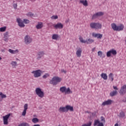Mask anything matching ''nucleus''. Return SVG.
I'll use <instances>...</instances> for the list:
<instances>
[{
    "label": "nucleus",
    "mask_w": 126,
    "mask_h": 126,
    "mask_svg": "<svg viewBox=\"0 0 126 126\" xmlns=\"http://www.w3.org/2000/svg\"><path fill=\"white\" fill-rule=\"evenodd\" d=\"M111 27L114 31H123V30H124V28H125L124 25L123 24H121L120 25L117 26L115 23L112 24Z\"/></svg>",
    "instance_id": "nucleus-1"
},
{
    "label": "nucleus",
    "mask_w": 126,
    "mask_h": 126,
    "mask_svg": "<svg viewBox=\"0 0 126 126\" xmlns=\"http://www.w3.org/2000/svg\"><path fill=\"white\" fill-rule=\"evenodd\" d=\"M62 81V78H60L59 77H54L50 81V84H52V85H57L58 82H61Z\"/></svg>",
    "instance_id": "nucleus-2"
},
{
    "label": "nucleus",
    "mask_w": 126,
    "mask_h": 126,
    "mask_svg": "<svg viewBox=\"0 0 126 126\" xmlns=\"http://www.w3.org/2000/svg\"><path fill=\"white\" fill-rule=\"evenodd\" d=\"M35 93L38 97L40 98H43L45 96V94H44V91H42V89L40 88H36L35 89Z\"/></svg>",
    "instance_id": "nucleus-3"
},
{
    "label": "nucleus",
    "mask_w": 126,
    "mask_h": 126,
    "mask_svg": "<svg viewBox=\"0 0 126 126\" xmlns=\"http://www.w3.org/2000/svg\"><path fill=\"white\" fill-rule=\"evenodd\" d=\"M32 73L33 74V76H34L35 78L40 77V76H41V74L43 73V71L40 69H38L32 71Z\"/></svg>",
    "instance_id": "nucleus-4"
},
{
    "label": "nucleus",
    "mask_w": 126,
    "mask_h": 126,
    "mask_svg": "<svg viewBox=\"0 0 126 126\" xmlns=\"http://www.w3.org/2000/svg\"><path fill=\"white\" fill-rule=\"evenodd\" d=\"M117 54V50L112 49L106 53V56L107 58H110L111 55H113L114 56H116Z\"/></svg>",
    "instance_id": "nucleus-5"
},
{
    "label": "nucleus",
    "mask_w": 126,
    "mask_h": 126,
    "mask_svg": "<svg viewBox=\"0 0 126 126\" xmlns=\"http://www.w3.org/2000/svg\"><path fill=\"white\" fill-rule=\"evenodd\" d=\"M79 40L81 43H84V44H85V43H86V44H92V43H94V40L91 38H89L87 40H84L82 37H79Z\"/></svg>",
    "instance_id": "nucleus-6"
},
{
    "label": "nucleus",
    "mask_w": 126,
    "mask_h": 126,
    "mask_svg": "<svg viewBox=\"0 0 126 126\" xmlns=\"http://www.w3.org/2000/svg\"><path fill=\"white\" fill-rule=\"evenodd\" d=\"M10 116H11L10 113H9L4 116H3V125H8V119H9V117H10Z\"/></svg>",
    "instance_id": "nucleus-7"
},
{
    "label": "nucleus",
    "mask_w": 126,
    "mask_h": 126,
    "mask_svg": "<svg viewBox=\"0 0 126 126\" xmlns=\"http://www.w3.org/2000/svg\"><path fill=\"white\" fill-rule=\"evenodd\" d=\"M32 38L30 37V36L27 35L25 37V43L26 45H29L31 43H32Z\"/></svg>",
    "instance_id": "nucleus-8"
},
{
    "label": "nucleus",
    "mask_w": 126,
    "mask_h": 126,
    "mask_svg": "<svg viewBox=\"0 0 126 126\" xmlns=\"http://www.w3.org/2000/svg\"><path fill=\"white\" fill-rule=\"evenodd\" d=\"M103 15H104V13L102 12H97L92 16V19H96V18H98V17H100V16H103Z\"/></svg>",
    "instance_id": "nucleus-9"
},
{
    "label": "nucleus",
    "mask_w": 126,
    "mask_h": 126,
    "mask_svg": "<svg viewBox=\"0 0 126 126\" xmlns=\"http://www.w3.org/2000/svg\"><path fill=\"white\" fill-rule=\"evenodd\" d=\"M17 22L20 28H24V27H25V25L23 23L24 22L20 18L17 19Z\"/></svg>",
    "instance_id": "nucleus-10"
},
{
    "label": "nucleus",
    "mask_w": 126,
    "mask_h": 126,
    "mask_svg": "<svg viewBox=\"0 0 126 126\" xmlns=\"http://www.w3.org/2000/svg\"><path fill=\"white\" fill-rule=\"evenodd\" d=\"M119 93L121 95H125L126 93V85H124L122 87H121Z\"/></svg>",
    "instance_id": "nucleus-11"
},
{
    "label": "nucleus",
    "mask_w": 126,
    "mask_h": 126,
    "mask_svg": "<svg viewBox=\"0 0 126 126\" xmlns=\"http://www.w3.org/2000/svg\"><path fill=\"white\" fill-rule=\"evenodd\" d=\"M45 55V52L44 51H39L37 54V60H41L44 55Z\"/></svg>",
    "instance_id": "nucleus-12"
},
{
    "label": "nucleus",
    "mask_w": 126,
    "mask_h": 126,
    "mask_svg": "<svg viewBox=\"0 0 126 126\" xmlns=\"http://www.w3.org/2000/svg\"><path fill=\"white\" fill-rule=\"evenodd\" d=\"M113 103V100L111 99H108L102 102L101 105L102 106H109L110 105H112Z\"/></svg>",
    "instance_id": "nucleus-13"
},
{
    "label": "nucleus",
    "mask_w": 126,
    "mask_h": 126,
    "mask_svg": "<svg viewBox=\"0 0 126 126\" xmlns=\"http://www.w3.org/2000/svg\"><path fill=\"white\" fill-rule=\"evenodd\" d=\"M55 29H63V25L62 23H58L54 26Z\"/></svg>",
    "instance_id": "nucleus-14"
},
{
    "label": "nucleus",
    "mask_w": 126,
    "mask_h": 126,
    "mask_svg": "<svg viewBox=\"0 0 126 126\" xmlns=\"http://www.w3.org/2000/svg\"><path fill=\"white\" fill-rule=\"evenodd\" d=\"M8 32H6L5 33H3V40L5 42H8V38H9V35H8Z\"/></svg>",
    "instance_id": "nucleus-15"
},
{
    "label": "nucleus",
    "mask_w": 126,
    "mask_h": 126,
    "mask_svg": "<svg viewBox=\"0 0 126 126\" xmlns=\"http://www.w3.org/2000/svg\"><path fill=\"white\" fill-rule=\"evenodd\" d=\"M92 36L94 37V38H97V39H102L103 34L100 33H95V32H94L92 33Z\"/></svg>",
    "instance_id": "nucleus-16"
},
{
    "label": "nucleus",
    "mask_w": 126,
    "mask_h": 126,
    "mask_svg": "<svg viewBox=\"0 0 126 126\" xmlns=\"http://www.w3.org/2000/svg\"><path fill=\"white\" fill-rule=\"evenodd\" d=\"M24 109L22 112V116H24V117L26 116V111L28 110V103L25 104L24 105Z\"/></svg>",
    "instance_id": "nucleus-17"
},
{
    "label": "nucleus",
    "mask_w": 126,
    "mask_h": 126,
    "mask_svg": "<svg viewBox=\"0 0 126 126\" xmlns=\"http://www.w3.org/2000/svg\"><path fill=\"white\" fill-rule=\"evenodd\" d=\"M66 111L67 113L69 111H70V112H73L74 111L73 106H71L68 105H66Z\"/></svg>",
    "instance_id": "nucleus-18"
},
{
    "label": "nucleus",
    "mask_w": 126,
    "mask_h": 126,
    "mask_svg": "<svg viewBox=\"0 0 126 126\" xmlns=\"http://www.w3.org/2000/svg\"><path fill=\"white\" fill-rule=\"evenodd\" d=\"M82 53V49L81 48H79L76 52V55L78 58H80L81 57V54Z\"/></svg>",
    "instance_id": "nucleus-19"
},
{
    "label": "nucleus",
    "mask_w": 126,
    "mask_h": 126,
    "mask_svg": "<svg viewBox=\"0 0 126 126\" xmlns=\"http://www.w3.org/2000/svg\"><path fill=\"white\" fill-rule=\"evenodd\" d=\"M59 112L62 113H67L66 112V106L65 107H61L59 109Z\"/></svg>",
    "instance_id": "nucleus-20"
},
{
    "label": "nucleus",
    "mask_w": 126,
    "mask_h": 126,
    "mask_svg": "<svg viewBox=\"0 0 126 126\" xmlns=\"http://www.w3.org/2000/svg\"><path fill=\"white\" fill-rule=\"evenodd\" d=\"M80 3H82L85 6H88V2H87V0H80Z\"/></svg>",
    "instance_id": "nucleus-21"
},
{
    "label": "nucleus",
    "mask_w": 126,
    "mask_h": 126,
    "mask_svg": "<svg viewBox=\"0 0 126 126\" xmlns=\"http://www.w3.org/2000/svg\"><path fill=\"white\" fill-rule=\"evenodd\" d=\"M100 76L101 78H103L104 80H107L108 79V76L107 74L102 73L101 74Z\"/></svg>",
    "instance_id": "nucleus-22"
},
{
    "label": "nucleus",
    "mask_w": 126,
    "mask_h": 126,
    "mask_svg": "<svg viewBox=\"0 0 126 126\" xmlns=\"http://www.w3.org/2000/svg\"><path fill=\"white\" fill-rule=\"evenodd\" d=\"M108 78L109 80H111L112 82L114 81V74L113 73H110L108 75Z\"/></svg>",
    "instance_id": "nucleus-23"
},
{
    "label": "nucleus",
    "mask_w": 126,
    "mask_h": 126,
    "mask_svg": "<svg viewBox=\"0 0 126 126\" xmlns=\"http://www.w3.org/2000/svg\"><path fill=\"white\" fill-rule=\"evenodd\" d=\"M118 116L119 117V118H125V117H126V114L125 113V112H124V111H121L119 115H118Z\"/></svg>",
    "instance_id": "nucleus-24"
},
{
    "label": "nucleus",
    "mask_w": 126,
    "mask_h": 126,
    "mask_svg": "<svg viewBox=\"0 0 126 126\" xmlns=\"http://www.w3.org/2000/svg\"><path fill=\"white\" fill-rule=\"evenodd\" d=\"M97 55L98 57H100V58H102V59L105 58V55L103 54V52H102L101 51H99L97 52Z\"/></svg>",
    "instance_id": "nucleus-25"
},
{
    "label": "nucleus",
    "mask_w": 126,
    "mask_h": 126,
    "mask_svg": "<svg viewBox=\"0 0 126 126\" xmlns=\"http://www.w3.org/2000/svg\"><path fill=\"white\" fill-rule=\"evenodd\" d=\"M43 27V24L42 23H38L36 26V29H41Z\"/></svg>",
    "instance_id": "nucleus-26"
},
{
    "label": "nucleus",
    "mask_w": 126,
    "mask_h": 126,
    "mask_svg": "<svg viewBox=\"0 0 126 126\" xmlns=\"http://www.w3.org/2000/svg\"><path fill=\"white\" fill-rule=\"evenodd\" d=\"M118 94V92L117 91H114L110 93V95L111 97H114V96H116Z\"/></svg>",
    "instance_id": "nucleus-27"
},
{
    "label": "nucleus",
    "mask_w": 126,
    "mask_h": 126,
    "mask_svg": "<svg viewBox=\"0 0 126 126\" xmlns=\"http://www.w3.org/2000/svg\"><path fill=\"white\" fill-rule=\"evenodd\" d=\"M90 25L92 29H96V23H92Z\"/></svg>",
    "instance_id": "nucleus-28"
},
{
    "label": "nucleus",
    "mask_w": 126,
    "mask_h": 126,
    "mask_svg": "<svg viewBox=\"0 0 126 126\" xmlns=\"http://www.w3.org/2000/svg\"><path fill=\"white\" fill-rule=\"evenodd\" d=\"M102 28V25L99 23H96L95 29H101Z\"/></svg>",
    "instance_id": "nucleus-29"
},
{
    "label": "nucleus",
    "mask_w": 126,
    "mask_h": 126,
    "mask_svg": "<svg viewBox=\"0 0 126 126\" xmlns=\"http://www.w3.org/2000/svg\"><path fill=\"white\" fill-rule=\"evenodd\" d=\"M61 92H62V93H64V92H65L66 91V87H62L61 88H60V89Z\"/></svg>",
    "instance_id": "nucleus-30"
},
{
    "label": "nucleus",
    "mask_w": 126,
    "mask_h": 126,
    "mask_svg": "<svg viewBox=\"0 0 126 126\" xmlns=\"http://www.w3.org/2000/svg\"><path fill=\"white\" fill-rule=\"evenodd\" d=\"M65 94H72V91L70 90L69 88L66 89Z\"/></svg>",
    "instance_id": "nucleus-31"
},
{
    "label": "nucleus",
    "mask_w": 126,
    "mask_h": 126,
    "mask_svg": "<svg viewBox=\"0 0 126 126\" xmlns=\"http://www.w3.org/2000/svg\"><path fill=\"white\" fill-rule=\"evenodd\" d=\"M53 40H58V38H59V34H54L52 35Z\"/></svg>",
    "instance_id": "nucleus-32"
},
{
    "label": "nucleus",
    "mask_w": 126,
    "mask_h": 126,
    "mask_svg": "<svg viewBox=\"0 0 126 126\" xmlns=\"http://www.w3.org/2000/svg\"><path fill=\"white\" fill-rule=\"evenodd\" d=\"M32 122L33 123V124H37V123H38L39 119L37 118H34L32 119Z\"/></svg>",
    "instance_id": "nucleus-33"
},
{
    "label": "nucleus",
    "mask_w": 126,
    "mask_h": 126,
    "mask_svg": "<svg viewBox=\"0 0 126 126\" xmlns=\"http://www.w3.org/2000/svg\"><path fill=\"white\" fill-rule=\"evenodd\" d=\"M11 64L12 65V67H15V66H16V65H17V62H16L15 61H12L11 63Z\"/></svg>",
    "instance_id": "nucleus-34"
},
{
    "label": "nucleus",
    "mask_w": 126,
    "mask_h": 126,
    "mask_svg": "<svg viewBox=\"0 0 126 126\" xmlns=\"http://www.w3.org/2000/svg\"><path fill=\"white\" fill-rule=\"evenodd\" d=\"M99 123H100V121H99V120H95L94 121V126H98Z\"/></svg>",
    "instance_id": "nucleus-35"
},
{
    "label": "nucleus",
    "mask_w": 126,
    "mask_h": 126,
    "mask_svg": "<svg viewBox=\"0 0 126 126\" xmlns=\"http://www.w3.org/2000/svg\"><path fill=\"white\" fill-rule=\"evenodd\" d=\"M18 126H30L29 124L26 123H23L18 125Z\"/></svg>",
    "instance_id": "nucleus-36"
},
{
    "label": "nucleus",
    "mask_w": 126,
    "mask_h": 126,
    "mask_svg": "<svg viewBox=\"0 0 126 126\" xmlns=\"http://www.w3.org/2000/svg\"><path fill=\"white\" fill-rule=\"evenodd\" d=\"M92 126V122L91 121H90L88 124H85L82 125V126Z\"/></svg>",
    "instance_id": "nucleus-37"
},
{
    "label": "nucleus",
    "mask_w": 126,
    "mask_h": 126,
    "mask_svg": "<svg viewBox=\"0 0 126 126\" xmlns=\"http://www.w3.org/2000/svg\"><path fill=\"white\" fill-rule=\"evenodd\" d=\"M6 30V27L0 28V32H4Z\"/></svg>",
    "instance_id": "nucleus-38"
},
{
    "label": "nucleus",
    "mask_w": 126,
    "mask_h": 126,
    "mask_svg": "<svg viewBox=\"0 0 126 126\" xmlns=\"http://www.w3.org/2000/svg\"><path fill=\"white\" fill-rule=\"evenodd\" d=\"M27 15L29 17H32V16H34V14H33L31 12H29L27 14Z\"/></svg>",
    "instance_id": "nucleus-39"
},
{
    "label": "nucleus",
    "mask_w": 126,
    "mask_h": 126,
    "mask_svg": "<svg viewBox=\"0 0 126 126\" xmlns=\"http://www.w3.org/2000/svg\"><path fill=\"white\" fill-rule=\"evenodd\" d=\"M49 76L50 74H49V73H46L42 76V78H43L44 79H46V78L49 77Z\"/></svg>",
    "instance_id": "nucleus-40"
},
{
    "label": "nucleus",
    "mask_w": 126,
    "mask_h": 126,
    "mask_svg": "<svg viewBox=\"0 0 126 126\" xmlns=\"http://www.w3.org/2000/svg\"><path fill=\"white\" fill-rule=\"evenodd\" d=\"M0 96H1V98H2V99H3L4 98H6V95L4 94L1 92H0Z\"/></svg>",
    "instance_id": "nucleus-41"
},
{
    "label": "nucleus",
    "mask_w": 126,
    "mask_h": 126,
    "mask_svg": "<svg viewBox=\"0 0 126 126\" xmlns=\"http://www.w3.org/2000/svg\"><path fill=\"white\" fill-rule=\"evenodd\" d=\"M24 23H25V24H28L30 23V21H29V20L28 19H24L23 21Z\"/></svg>",
    "instance_id": "nucleus-42"
},
{
    "label": "nucleus",
    "mask_w": 126,
    "mask_h": 126,
    "mask_svg": "<svg viewBox=\"0 0 126 126\" xmlns=\"http://www.w3.org/2000/svg\"><path fill=\"white\" fill-rule=\"evenodd\" d=\"M101 119V122H102L101 123L105 124V123H106V120H105V118H104V117L101 116L100 117Z\"/></svg>",
    "instance_id": "nucleus-43"
},
{
    "label": "nucleus",
    "mask_w": 126,
    "mask_h": 126,
    "mask_svg": "<svg viewBox=\"0 0 126 126\" xmlns=\"http://www.w3.org/2000/svg\"><path fill=\"white\" fill-rule=\"evenodd\" d=\"M51 19H58L59 18V17L58 15H53L51 17Z\"/></svg>",
    "instance_id": "nucleus-44"
},
{
    "label": "nucleus",
    "mask_w": 126,
    "mask_h": 126,
    "mask_svg": "<svg viewBox=\"0 0 126 126\" xmlns=\"http://www.w3.org/2000/svg\"><path fill=\"white\" fill-rule=\"evenodd\" d=\"M13 6L14 9H17V3H13Z\"/></svg>",
    "instance_id": "nucleus-45"
},
{
    "label": "nucleus",
    "mask_w": 126,
    "mask_h": 126,
    "mask_svg": "<svg viewBox=\"0 0 126 126\" xmlns=\"http://www.w3.org/2000/svg\"><path fill=\"white\" fill-rule=\"evenodd\" d=\"M97 126H104V123L102 122H99Z\"/></svg>",
    "instance_id": "nucleus-46"
},
{
    "label": "nucleus",
    "mask_w": 126,
    "mask_h": 126,
    "mask_svg": "<svg viewBox=\"0 0 126 126\" xmlns=\"http://www.w3.org/2000/svg\"><path fill=\"white\" fill-rule=\"evenodd\" d=\"M16 53H18V50L17 49L16 50H13V54H16Z\"/></svg>",
    "instance_id": "nucleus-47"
},
{
    "label": "nucleus",
    "mask_w": 126,
    "mask_h": 126,
    "mask_svg": "<svg viewBox=\"0 0 126 126\" xmlns=\"http://www.w3.org/2000/svg\"><path fill=\"white\" fill-rule=\"evenodd\" d=\"M61 72H63V73H66V70H65L64 69H62L61 70Z\"/></svg>",
    "instance_id": "nucleus-48"
},
{
    "label": "nucleus",
    "mask_w": 126,
    "mask_h": 126,
    "mask_svg": "<svg viewBox=\"0 0 126 126\" xmlns=\"http://www.w3.org/2000/svg\"><path fill=\"white\" fill-rule=\"evenodd\" d=\"M8 51L11 54H13V50H12V49H9Z\"/></svg>",
    "instance_id": "nucleus-49"
},
{
    "label": "nucleus",
    "mask_w": 126,
    "mask_h": 126,
    "mask_svg": "<svg viewBox=\"0 0 126 126\" xmlns=\"http://www.w3.org/2000/svg\"><path fill=\"white\" fill-rule=\"evenodd\" d=\"M114 89H115V90H118V87L117 86H113Z\"/></svg>",
    "instance_id": "nucleus-50"
},
{
    "label": "nucleus",
    "mask_w": 126,
    "mask_h": 126,
    "mask_svg": "<svg viewBox=\"0 0 126 126\" xmlns=\"http://www.w3.org/2000/svg\"><path fill=\"white\" fill-rule=\"evenodd\" d=\"M92 116H93V117H94L95 116V115H96V112H95V113H92Z\"/></svg>",
    "instance_id": "nucleus-51"
},
{
    "label": "nucleus",
    "mask_w": 126,
    "mask_h": 126,
    "mask_svg": "<svg viewBox=\"0 0 126 126\" xmlns=\"http://www.w3.org/2000/svg\"><path fill=\"white\" fill-rule=\"evenodd\" d=\"M69 21V19L66 20L65 21V23H68Z\"/></svg>",
    "instance_id": "nucleus-52"
},
{
    "label": "nucleus",
    "mask_w": 126,
    "mask_h": 126,
    "mask_svg": "<svg viewBox=\"0 0 126 126\" xmlns=\"http://www.w3.org/2000/svg\"><path fill=\"white\" fill-rule=\"evenodd\" d=\"M33 126H40V125L39 124H36V125H34Z\"/></svg>",
    "instance_id": "nucleus-53"
},
{
    "label": "nucleus",
    "mask_w": 126,
    "mask_h": 126,
    "mask_svg": "<svg viewBox=\"0 0 126 126\" xmlns=\"http://www.w3.org/2000/svg\"><path fill=\"white\" fill-rule=\"evenodd\" d=\"M85 113H87L88 114H90L91 112L88 111H87L85 112Z\"/></svg>",
    "instance_id": "nucleus-54"
},
{
    "label": "nucleus",
    "mask_w": 126,
    "mask_h": 126,
    "mask_svg": "<svg viewBox=\"0 0 126 126\" xmlns=\"http://www.w3.org/2000/svg\"><path fill=\"white\" fill-rule=\"evenodd\" d=\"M95 47L93 49H92V52H94L95 51Z\"/></svg>",
    "instance_id": "nucleus-55"
},
{
    "label": "nucleus",
    "mask_w": 126,
    "mask_h": 126,
    "mask_svg": "<svg viewBox=\"0 0 126 126\" xmlns=\"http://www.w3.org/2000/svg\"><path fill=\"white\" fill-rule=\"evenodd\" d=\"M115 126H119V124L118 123H116L115 125Z\"/></svg>",
    "instance_id": "nucleus-56"
},
{
    "label": "nucleus",
    "mask_w": 126,
    "mask_h": 126,
    "mask_svg": "<svg viewBox=\"0 0 126 126\" xmlns=\"http://www.w3.org/2000/svg\"><path fill=\"white\" fill-rule=\"evenodd\" d=\"M2 59V58H1V57H0V61H1Z\"/></svg>",
    "instance_id": "nucleus-57"
},
{
    "label": "nucleus",
    "mask_w": 126,
    "mask_h": 126,
    "mask_svg": "<svg viewBox=\"0 0 126 126\" xmlns=\"http://www.w3.org/2000/svg\"><path fill=\"white\" fill-rule=\"evenodd\" d=\"M16 60H17V61H19V59L16 58Z\"/></svg>",
    "instance_id": "nucleus-58"
},
{
    "label": "nucleus",
    "mask_w": 126,
    "mask_h": 126,
    "mask_svg": "<svg viewBox=\"0 0 126 126\" xmlns=\"http://www.w3.org/2000/svg\"><path fill=\"white\" fill-rule=\"evenodd\" d=\"M1 82V80H0V82Z\"/></svg>",
    "instance_id": "nucleus-59"
},
{
    "label": "nucleus",
    "mask_w": 126,
    "mask_h": 126,
    "mask_svg": "<svg viewBox=\"0 0 126 126\" xmlns=\"http://www.w3.org/2000/svg\"><path fill=\"white\" fill-rule=\"evenodd\" d=\"M1 99H0V102H1Z\"/></svg>",
    "instance_id": "nucleus-60"
},
{
    "label": "nucleus",
    "mask_w": 126,
    "mask_h": 126,
    "mask_svg": "<svg viewBox=\"0 0 126 126\" xmlns=\"http://www.w3.org/2000/svg\"><path fill=\"white\" fill-rule=\"evenodd\" d=\"M59 126H61V125H59Z\"/></svg>",
    "instance_id": "nucleus-61"
}]
</instances>
